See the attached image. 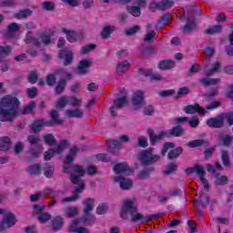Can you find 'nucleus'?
<instances>
[{"label":"nucleus","mask_w":233,"mask_h":233,"mask_svg":"<svg viewBox=\"0 0 233 233\" xmlns=\"http://www.w3.org/2000/svg\"><path fill=\"white\" fill-rule=\"evenodd\" d=\"M21 102L15 96H5L0 104V121L11 122L15 119Z\"/></svg>","instance_id":"f257e3e1"},{"label":"nucleus","mask_w":233,"mask_h":233,"mask_svg":"<svg viewBox=\"0 0 233 233\" xmlns=\"http://www.w3.org/2000/svg\"><path fill=\"white\" fill-rule=\"evenodd\" d=\"M70 147V141L64 139L60 140L59 144L55 148H50L48 151H46L44 159L45 161H50L56 154H63Z\"/></svg>","instance_id":"f03ea898"},{"label":"nucleus","mask_w":233,"mask_h":233,"mask_svg":"<svg viewBox=\"0 0 233 233\" xmlns=\"http://www.w3.org/2000/svg\"><path fill=\"white\" fill-rule=\"evenodd\" d=\"M160 159L158 155H153L152 150H142L138 154V160L143 167H150Z\"/></svg>","instance_id":"7ed1b4c3"},{"label":"nucleus","mask_w":233,"mask_h":233,"mask_svg":"<svg viewBox=\"0 0 233 233\" xmlns=\"http://www.w3.org/2000/svg\"><path fill=\"white\" fill-rule=\"evenodd\" d=\"M70 168L71 176L69 177V180L71 183H73V185H79V183L83 181L81 177H84L85 174H86V171L82 166L77 164L72 165Z\"/></svg>","instance_id":"20e7f679"},{"label":"nucleus","mask_w":233,"mask_h":233,"mask_svg":"<svg viewBox=\"0 0 233 233\" xmlns=\"http://www.w3.org/2000/svg\"><path fill=\"white\" fill-rule=\"evenodd\" d=\"M137 212V207L136 205V199H126L123 202L122 209L120 211V218L122 219H127V214H136Z\"/></svg>","instance_id":"39448f33"},{"label":"nucleus","mask_w":233,"mask_h":233,"mask_svg":"<svg viewBox=\"0 0 233 233\" xmlns=\"http://www.w3.org/2000/svg\"><path fill=\"white\" fill-rule=\"evenodd\" d=\"M94 223H96V218L90 213H83L82 218L74 219V225H84L85 227H92Z\"/></svg>","instance_id":"423d86ee"},{"label":"nucleus","mask_w":233,"mask_h":233,"mask_svg":"<svg viewBox=\"0 0 233 233\" xmlns=\"http://www.w3.org/2000/svg\"><path fill=\"white\" fill-rule=\"evenodd\" d=\"M132 105L135 106L134 110H139V108H143V106H147V102H145V93L143 91H137L134 94Z\"/></svg>","instance_id":"0eeeda50"},{"label":"nucleus","mask_w":233,"mask_h":233,"mask_svg":"<svg viewBox=\"0 0 233 233\" xmlns=\"http://www.w3.org/2000/svg\"><path fill=\"white\" fill-rule=\"evenodd\" d=\"M58 59H64V66H68V65H72V61H74V53L65 47L59 51Z\"/></svg>","instance_id":"6e6552de"},{"label":"nucleus","mask_w":233,"mask_h":233,"mask_svg":"<svg viewBox=\"0 0 233 233\" xmlns=\"http://www.w3.org/2000/svg\"><path fill=\"white\" fill-rule=\"evenodd\" d=\"M120 93L123 96L113 101V106L116 107L117 109H121L123 106H127L128 104V93L127 92V89H122Z\"/></svg>","instance_id":"1a4fd4ad"},{"label":"nucleus","mask_w":233,"mask_h":233,"mask_svg":"<svg viewBox=\"0 0 233 233\" xmlns=\"http://www.w3.org/2000/svg\"><path fill=\"white\" fill-rule=\"evenodd\" d=\"M196 18L193 15H189L187 18L186 25L180 28L184 32V34H190V32L196 30Z\"/></svg>","instance_id":"9d476101"},{"label":"nucleus","mask_w":233,"mask_h":233,"mask_svg":"<svg viewBox=\"0 0 233 233\" xmlns=\"http://www.w3.org/2000/svg\"><path fill=\"white\" fill-rule=\"evenodd\" d=\"M207 125L210 128H223L225 123L223 122L222 115H218L216 117L208 118L207 120Z\"/></svg>","instance_id":"9b49d317"},{"label":"nucleus","mask_w":233,"mask_h":233,"mask_svg":"<svg viewBox=\"0 0 233 233\" xmlns=\"http://www.w3.org/2000/svg\"><path fill=\"white\" fill-rule=\"evenodd\" d=\"M113 181H115V183H119L120 188L122 190H130L134 185V182H132L130 178H125L121 177H114Z\"/></svg>","instance_id":"f8f14e48"},{"label":"nucleus","mask_w":233,"mask_h":233,"mask_svg":"<svg viewBox=\"0 0 233 233\" xmlns=\"http://www.w3.org/2000/svg\"><path fill=\"white\" fill-rule=\"evenodd\" d=\"M184 112L186 114H198L199 116H205L207 113L205 108L199 106V104L186 106Z\"/></svg>","instance_id":"ddd939ff"},{"label":"nucleus","mask_w":233,"mask_h":233,"mask_svg":"<svg viewBox=\"0 0 233 233\" xmlns=\"http://www.w3.org/2000/svg\"><path fill=\"white\" fill-rule=\"evenodd\" d=\"M186 174H187V176H190V174H196L199 177V179H203L206 176L205 167L197 164L195 167H187L186 169Z\"/></svg>","instance_id":"4468645a"},{"label":"nucleus","mask_w":233,"mask_h":233,"mask_svg":"<svg viewBox=\"0 0 233 233\" xmlns=\"http://www.w3.org/2000/svg\"><path fill=\"white\" fill-rule=\"evenodd\" d=\"M17 32H20L19 25L17 23H11L7 27L5 37L6 39H15Z\"/></svg>","instance_id":"2eb2a0df"},{"label":"nucleus","mask_w":233,"mask_h":233,"mask_svg":"<svg viewBox=\"0 0 233 233\" xmlns=\"http://www.w3.org/2000/svg\"><path fill=\"white\" fill-rule=\"evenodd\" d=\"M50 120L46 121V127H56L57 125L63 124V120H61V117H59V114H57V111L52 110L50 112Z\"/></svg>","instance_id":"dca6fc26"},{"label":"nucleus","mask_w":233,"mask_h":233,"mask_svg":"<svg viewBox=\"0 0 233 233\" xmlns=\"http://www.w3.org/2000/svg\"><path fill=\"white\" fill-rule=\"evenodd\" d=\"M44 127H46V122H45V119L35 120L30 126L29 132L31 134H39V132L43 130Z\"/></svg>","instance_id":"f3484780"},{"label":"nucleus","mask_w":233,"mask_h":233,"mask_svg":"<svg viewBox=\"0 0 233 233\" xmlns=\"http://www.w3.org/2000/svg\"><path fill=\"white\" fill-rule=\"evenodd\" d=\"M166 137H170L171 136L173 137H181L183 134H185V128H183L182 126H175L173 128L169 129L168 131L165 132Z\"/></svg>","instance_id":"a211bd4d"},{"label":"nucleus","mask_w":233,"mask_h":233,"mask_svg":"<svg viewBox=\"0 0 233 233\" xmlns=\"http://www.w3.org/2000/svg\"><path fill=\"white\" fill-rule=\"evenodd\" d=\"M113 170L116 174H125L126 176H130L132 174V170L127 163H118L115 164Z\"/></svg>","instance_id":"6ab92c4d"},{"label":"nucleus","mask_w":233,"mask_h":233,"mask_svg":"<svg viewBox=\"0 0 233 233\" xmlns=\"http://www.w3.org/2000/svg\"><path fill=\"white\" fill-rule=\"evenodd\" d=\"M106 145L107 152L115 156L119 154V150H121V142L119 140H109L106 142Z\"/></svg>","instance_id":"aec40b11"},{"label":"nucleus","mask_w":233,"mask_h":233,"mask_svg":"<svg viewBox=\"0 0 233 233\" xmlns=\"http://www.w3.org/2000/svg\"><path fill=\"white\" fill-rule=\"evenodd\" d=\"M147 134L149 137L150 145H152V147H154V145H156L157 141H161L163 137H167V135L165 132H160L158 135H156V133H154V130L152 128L147 129Z\"/></svg>","instance_id":"412c9836"},{"label":"nucleus","mask_w":233,"mask_h":233,"mask_svg":"<svg viewBox=\"0 0 233 233\" xmlns=\"http://www.w3.org/2000/svg\"><path fill=\"white\" fill-rule=\"evenodd\" d=\"M4 223H5L6 228H11V227H14L17 223V218H15V215L12 212L5 213L4 217Z\"/></svg>","instance_id":"4be33fe9"},{"label":"nucleus","mask_w":233,"mask_h":233,"mask_svg":"<svg viewBox=\"0 0 233 233\" xmlns=\"http://www.w3.org/2000/svg\"><path fill=\"white\" fill-rule=\"evenodd\" d=\"M62 32L66 34V37L69 43H76L79 38V33L74 30H68L66 27H63Z\"/></svg>","instance_id":"5701e85b"},{"label":"nucleus","mask_w":233,"mask_h":233,"mask_svg":"<svg viewBox=\"0 0 233 233\" xmlns=\"http://www.w3.org/2000/svg\"><path fill=\"white\" fill-rule=\"evenodd\" d=\"M26 172L29 174V176H41L43 173L41 164H34L28 166Z\"/></svg>","instance_id":"b1692460"},{"label":"nucleus","mask_w":233,"mask_h":233,"mask_svg":"<svg viewBox=\"0 0 233 233\" xmlns=\"http://www.w3.org/2000/svg\"><path fill=\"white\" fill-rule=\"evenodd\" d=\"M10 147H12V139H10V137H0V150L2 152H6L7 150H10Z\"/></svg>","instance_id":"393cba45"},{"label":"nucleus","mask_w":233,"mask_h":233,"mask_svg":"<svg viewBox=\"0 0 233 233\" xmlns=\"http://www.w3.org/2000/svg\"><path fill=\"white\" fill-rule=\"evenodd\" d=\"M63 225H65L64 218L59 217V216L56 217L52 220V230H53V232H57L59 230H61V228H63Z\"/></svg>","instance_id":"a878e982"},{"label":"nucleus","mask_w":233,"mask_h":233,"mask_svg":"<svg viewBox=\"0 0 233 233\" xmlns=\"http://www.w3.org/2000/svg\"><path fill=\"white\" fill-rule=\"evenodd\" d=\"M188 147H190V148H196L198 147H204L205 148H208V147H210V142L205 139L192 140L188 142Z\"/></svg>","instance_id":"bb28decb"},{"label":"nucleus","mask_w":233,"mask_h":233,"mask_svg":"<svg viewBox=\"0 0 233 233\" xmlns=\"http://www.w3.org/2000/svg\"><path fill=\"white\" fill-rule=\"evenodd\" d=\"M66 117H76V119H81V117L85 116V113L79 108L67 109L66 111Z\"/></svg>","instance_id":"cd10ccee"},{"label":"nucleus","mask_w":233,"mask_h":233,"mask_svg":"<svg viewBox=\"0 0 233 233\" xmlns=\"http://www.w3.org/2000/svg\"><path fill=\"white\" fill-rule=\"evenodd\" d=\"M92 66V62L90 60H81L78 64L77 70L79 74H86V70Z\"/></svg>","instance_id":"c85d7f7f"},{"label":"nucleus","mask_w":233,"mask_h":233,"mask_svg":"<svg viewBox=\"0 0 233 233\" xmlns=\"http://www.w3.org/2000/svg\"><path fill=\"white\" fill-rule=\"evenodd\" d=\"M176 66V63L172 60H162L158 63L159 70H170Z\"/></svg>","instance_id":"c756f323"},{"label":"nucleus","mask_w":233,"mask_h":233,"mask_svg":"<svg viewBox=\"0 0 233 233\" xmlns=\"http://www.w3.org/2000/svg\"><path fill=\"white\" fill-rule=\"evenodd\" d=\"M94 203H95V200L93 198H86L83 201V205L85 206L83 213L90 214V212H92V210H94Z\"/></svg>","instance_id":"7c9ffc66"},{"label":"nucleus","mask_w":233,"mask_h":233,"mask_svg":"<svg viewBox=\"0 0 233 233\" xmlns=\"http://www.w3.org/2000/svg\"><path fill=\"white\" fill-rule=\"evenodd\" d=\"M199 83H201V85H203V86H214V85H219V83H221V79L205 77V78L200 79Z\"/></svg>","instance_id":"2f4dec72"},{"label":"nucleus","mask_w":233,"mask_h":233,"mask_svg":"<svg viewBox=\"0 0 233 233\" xmlns=\"http://www.w3.org/2000/svg\"><path fill=\"white\" fill-rule=\"evenodd\" d=\"M154 170H155L154 167H149L140 170L137 175L138 179H142V180L148 179V177H150V174H152Z\"/></svg>","instance_id":"473e14b6"},{"label":"nucleus","mask_w":233,"mask_h":233,"mask_svg":"<svg viewBox=\"0 0 233 233\" xmlns=\"http://www.w3.org/2000/svg\"><path fill=\"white\" fill-rule=\"evenodd\" d=\"M222 30H223V25H212L208 29H205L204 34H207L208 35H214L216 34H221Z\"/></svg>","instance_id":"72a5a7b5"},{"label":"nucleus","mask_w":233,"mask_h":233,"mask_svg":"<svg viewBox=\"0 0 233 233\" xmlns=\"http://www.w3.org/2000/svg\"><path fill=\"white\" fill-rule=\"evenodd\" d=\"M25 43L27 45L32 43L35 45V46H41V42L39 41V38H35L32 36V31H28L25 35Z\"/></svg>","instance_id":"f704fd0d"},{"label":"nucleus","mask_w":233,"mask_h":233,"mask_svg":"<svg viewBox=\"0 0 233 233\" xmlns=\"http://www.w3.org/2000/svg\"><path fill=\"white\" fill-rule=\"evenodd\" d=\"M112 32H116V26L106 25L101 32L102 39H108V37H110V35H112Z\"/></svg>","instance_id":"c9c22d12"},{"label":"nucleus","mask_w":233,"mask_h":233,"mask_svg":"<svg viewBox=\"0 0 233 233\" xmlns=\"http://www.w3.org/2000/svg\"><path fill=\"white\" fill-rule=\"evenodd\" d=\"M130 68V62L127 60L120 62L116 66V72L119 76H125L126 72L125 69Z\"/></svg>","instance_id":"e433bc0d"},{"label":"nucleus","mask_w":233,"mask_h":233,"mask_svg":"<svg viewBox=\"0 0 233 233\" xmlns=\"http://www.w3.org/2000/svg\"><path fill=\"white\" fill-rule=\"evenodd\" d=\"M80 148L77 146H73L69 151V154L66 157L67 159V163H74V159L76 156H77V152H79Z\"/></svg>","instance_id":"4c0bfd02"},{"label":"nucleus","mask_w":233,"mask_h":233,"mask_svg":"<svg viewBox=\"0 0 233 233\" xmlns=\"http://www.w3.org/2000/svg\"><path fill=\"white\" fill-rule=\"evenodd\" d=\"M56 171V168H54V166L46 163L44 167V176L47 177V179H50L54 177V172Z\"/></svg>","instance_id":"58836bf2"},{"label":"nucleus","mask_w":233,"mask_h":233,"mask_svg":"<svg viewBox=\"0 0 233 233\" xmlns=\"http://www.w3.org/2000/svg\"><path fill=\"white\" fill-rule=\"evenodd\" d=\"M220 68H221V64L219 62H216L214 64L213 68L205 69L204 74H205L206 77H210V76H214V74L219 72Z\"/></svg>","instance_id":"ea45409f"},{"label":"nucleus","mask_w":233,"mask_h":233,"mask_svg":"<svg viewBox=\"0 0 233 233\" xmlns=\"http://www.w3.org/2000/svg\"><path fill=\"white\" fill-rule=\"evenodd\" d=\"M32 15V10L30 9H24L20 10L18 13L14 15L15 19H26V17H30Z\"/></svg>","instance_id":"a19ab883"},{"label":"nucleus","mask_w":233,"mask_h":233,"mask_svg":"<svg viewBox=\"0 0 233 233\" xmlns=\"http://www.w3.org/2000/svg\"><path fill=\"white\" fill-rule=\"evenodd\" d=\"M181 154H183V147H178L174 148L168 152L167 158L168 159H176V158L179 157V156H181Z\"/></svg>","instance_id":"79ce46f5"},{"label":"nucleus","mask_w":233,"mask_h":233,"mask_svg":"<svg viewBox=\"0 0 233 233\" xmlns=\"http://www.w3.org/2000/svg\"><path fill=\"white\" fill-rule=\"evenodd\" d=\"M44 143L46 145H48L49 147H54V145H56L57 140L56 139V137L52 134H46L43 137Z\"/></svg>","instance_id":"37998d69"},{"label":"nucleus","mask_w":233,"mask_h":233,"mask_svg":"<svg viewBox=\"0 0 233 233\" xmlns=\"http://www.w3.org/2000/svg\"><path fill=\"white\" fill-rule=\"evenodd\" d=\"M215 185L222 187L223 185H228V177L217 174Z\"/></svg>","instance_id":"c03bdc74"},{"label":"nucleus","mask_w":233,"mask_h":233,"mask_svg":"<svg viewBox=\"0 0 233 233\" xmlns=\"http://www.w3.org/2000/svg\"><path fill=\"white\" fill-rule=\"evenodd\" d=\"M17 6V0H1L0 8H15Z\"/></svg>","instance_id":"a18cd8bd"},{"label":"nucleus","mask_w":233,"mask_h":233,"mask_svg":"<svg viewBox=\"0 0 233 233\" xmlns=\"http://www.w3.org/2000/svg\"><path fill=\"white\" fill-rule=\"evenodd\" d=\"M39 39H40L39 42L41 43V45H45L46 46L52 45V38L50 37V35L45 33L40 34Z\"/></svg>","instance_id":"49530a36"},{"label":"nucleus","mask_w":233,"mask_h":233,"mask_svg":"<svg viewBox=\"0 0 233 233\" xmlns=\"http://www.w3.org/2000/svg\"><path fill=\"white\" fill-rule=\"evenodd\" d=\"M221 161L224 167H230V156H228V151H221Z\"/></svg>","instance_id":"de8ad7c7"},{"label":"nucleus","mask_w":233,"mask_h":233,"mask_svg":"<svg viewBox=\"0 0 233 233\" xmlns=\"http://www.w3.org/2000/svg\"><path fill=\"white\" fill-rule=\"evenodd\" d=\"M66 214L67 218H75V216L79 214V209L76 207H66Z\"/></svg>","instance_id":"09e8293b"},{"label":"nucleus","mask_w":233,"mask_h":233,"mask_svg":"<svg viewBox=\"0 0 233 233\" xmlns=\"http://www.w3.org/2000/svg\"><path fill=\"white\" fill-rule=\"evenodd\" d=\"M127 10L131 15H134V17H139V15H141V8L139 6L129 5Z\"/></svg>","instance_id":"8fccbe9b"},{"label":"nucleus","mask_w":233,"mask_h":233,"mask_svg":"<svg viewBox=\"0 0 233 233\" xmlns=\"http://www.w3.org/2000/svg\"><path fill=\"white\" fill-rule=\"evenodd\" d=\"M66 105H68V97L67 96H61L59 98V100L56 102V106L59 110H63V108H65V106H66Z\"/></svg>","instance_id":"3c124183"},{"label":"nucleus","mask_w":233,"mask_h":233,"mask_svg":"<svg viewBox=\"0 0 233 233\" xmlns=\"http://www.w3.org/2000/svg\"><path fill=\"white\" fill-rule=\"evenodd\" d=\"M172 5H174V2L170 0H162L160 3H158L159 10L165 12V10L170 8Z\"/></svg>","instance_id":"603ef678"},{"label":"nucleus","mask_w":233,"mask_h":233,"mask_svg":"<svg viewBox=\"0 0 233 233\" xmlns=\"http://www.w3.org/2000/svg\"><path fill=\"white\" fill-rule=\"evenodd\" d=\"M79 225H74V220L72 221L71 226L69 227V232H76V233H86V228H77Z\"/></svg>","instance_id":"864d4df0"},{"label":"nucleus","mask_w":233,"mask_h":233,"mask_svg":"<svg viewBox=\"0 0 233 233\" xmlns=\"http://www.w3.org/2000/svg\"><path fill=\"white\" fill-rule=\"evenodd\" d=\"M34 108H35V102L31 101L28 105L24 106L22 114H32V112H34Z\"/></svg>","instance_id":"5fc2aeb1"},{"label":"nucleus","mask_w":233,"mask_h":233,"mask_svg":"<svg viewBox=\"0 0 233 233\" xmlns=\"http://www.w3.org/2000/svg\"><path fill=\"white\" fill-rule=\"evenodd\" d=\"M66 87V81L65 79H61L56 86V92L57 95L59 94H63V92L65 91V88Z\"/></svg>","instance_id":"6e6d98bb"},{"label":"nucleus","mask_w":233,"mask_h":233,"mask_svg":"<svg viewBox=\"0 0 233 233\" xmlns=\"http://www.w3.org/2000/svg\"><path fill=\"white\" fill-rule=\"evenodd\" d=\"M75 185H79V187L75 188V190L73 191V195L76 196V199H79V194H81L83 190H85L86 185L83 180H81L79 184H75Z\"/></svg>","instance_id":"4d7b16f0"},{"label":"nucleus","mask_w":233,"mask_h":233,"mask_svg":"<svg viewBox=\"0 0 233 233\" xmlns=\"http://www.w3.org/2000/svg\"><path fill=\"white\" fill-rule=\"evenodd\" d=\"M156 35L157 34L155 33L154 30L149 31L144 37V42L145 43H154L156 41Z\"/></svg>","instance_id":"13d9d810"},{"label":"nucleus","mask_w":233,"mask_h":233,"mask_svg":"<svg viewBox=\"0 0 233 233\" xmlns=\"http://www.w3.org/2000/svg\"><path fill=\"white\" fill-rule=\"evenodd\" d=\"M27 143L35 147L38 143H41V137L35 135H29L27 136Z\"/></svg>","instance_id":"bf43d9fd"},{"label":"nucleus","mask_w":233,"mask_h":233,"mask_svg":"<svg viewBox=\"0 0 233 233\" xmlns=\"http://www.w3.org/2000/svg\"><path fill=\"white\" fill-rule=\"evenodd\" d=\"M37 79H39L37 71H32L31 74L27 76V81L28 83H31V85H35V83H37Z\"/></svg>","instance_id":"052dcab7"},{"label":"nucleus","mask_w":233,"mask_h":233,"mask_svg":"<svg viewBox=\"0 0 233 233\" xmlns=\"http://www.w3.org/2000/svg\"><path fill=\"white\" fill-rule=\"evenodd\" d=\"M26 94L30 99H35V97H37V95L39 94V89H37V87L27 88Z\"/></svg>","instance_id":"680f3d73"},{"label":"nucleus","mask_w":233,"mask_h":233,"mask_svg":"<svg viewBox=\"0 0 233 233\" xmlns=\"http://www.w3.org/2000/svg\"><path fill=\"white\" fill-rule=\"evenodd\" d=\"M139 30H141L139 25H134L131 28L126 29L125 34H126V35H136L137 34V32H139Z\"/></svg>","instance_id":"e2e57ef3"},{"label":"nucleus","mask_w":233,"mask_h":233,"mask_svg":"<svg viewBox=\"0 0 233 233\" xmlns=\"http://www.w3.org/2000/svg\"><path fill=\"white\" fill-rule=\"evenodd\" d=\"M52 219V215L50 213H42L38 216V221L40 223H46Z\"/></svg>","instance_id":"0e129e2a"},{"label":"nucleus","mask_w":233,"mask_h":233,"mask_svg":"<svg viewBox=\"0 0 233 233\" xmlns=\"http://www.w3.org/2000/svg\"><path fill=\"white\" fill-rule=\"evenodd\" d=\"M143 56H154V54H157V47H146L142 51Z\"/></svg>","instance_id":"69168bd1"},{"label":"nucleus","mask_w":233,"mask_h":233,"mask_svg":"<svg viewBox=\"0 0 233 233\" xmlns=\"http://www.w3.org/2000/svg\"><path fill=\"white\" fill-rule=\"evenodd\" d=\"M222 116V120L226 119V121H228V126L232 127L233 125V112H229V113H223L221 114Z\"/></svg>","instance_id":"338daca9"},{"label":"nucleus","mask_w":233,"mask_h":233,"mask_svg":"<svg viewBox=\"0 0 233 233\" xmlns=\"http://www.w3.org/2000/svg\"><path fill=\"white\" fill-rule=\"evenodd\" d=\"M12 53V46H0V56H10V54Z\"/></svg>","instance_id":"774afa93"}]
</instances>
